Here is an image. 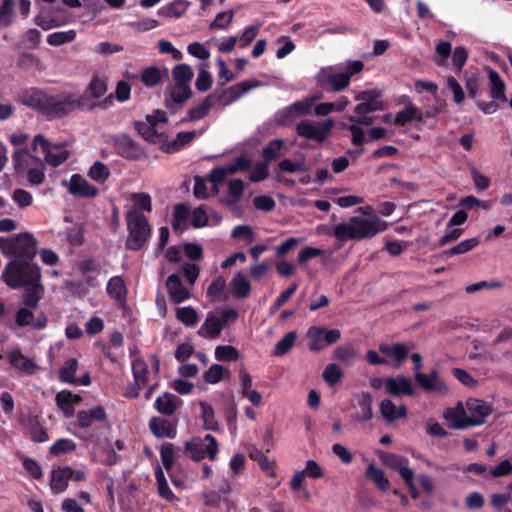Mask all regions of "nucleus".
I'll return each mask as SVG.
<instances>
[{
  "label": "nucleus",
  "instance_id": "f257e3e1",
  "mask_svg": "<svg viewBox=\"0 0 512 512\" xmlns=\"http://www.w3.org/2000/svg\"><path fill=\"white\" fill-rule=\"evenodd\" d=\"M359 210L362 215L353 216L347 222L335 225L329 234L339 241L362 240L372 238L387 229V223L372 213L371 207H361Z\"/></svg>",
  "mask_w": 512,
  "mask_h": 512
},
{
  "label": "nucleus",
  "instance_id": "f03ea898",
  "mask_svg": "<svg viewBox=\"0 0 512 512\" xmlns=\"http://www.w3.org/2000/svg\"><path fill=\"white\" fill-rule=\"evenodd\" d=\"M363 68L364 64L359 60L323 67L317 73L316 81L326 91L339 92L347 88L351 77L360 73Z\"/></svg>",
  "mask_w": 512,
  "mask_h": 512
},
{
  "label": "nucleus",
  "instance_id": "7ed1b4c3",
  "mask_svg": "<svg viewBox=\"0 0 512 512\" xmlns=\"http://www.w3.org/2000/svg\"><path fill=\"white\" fill-rule=\"evenodd\" d=\"M260 86V82L255 79H249L242 81L234 86H231L226 91L221 93H211L208 95L201 104L196 107H193L189 110L187 118L190 121H197L204 118L210 109L218 103H223L224 105L231 104L232 102L238 100L248 91L253 88Z\"/></svg>",
  "mask_w": 512,
  "mask_h": 512
},
{
  "label": "nucleus",
  "instance_id": "20e7f679",
  "mask_svg": "<svg viewBox=\"0 0 512 512\" xmlns=\"http://www.w3.org/2000/svg\"><path fill=\"white\" fill-rule=\"evenodd\" d=\"M2 278L13 289L30 287L41 280V271L31 260L13 259L3 270Z\"/></svg>",
  "mask_w": 512,
  "mask_h": 512
},
{
  "label": "nucleus",
  "instance_id": "39448f33",
  "mask_svg": "<svg viewBox=\"0 0 512 512\" xmlns=\"http://www.w3.org/2000/svg\"><path fill=\"white\" fill-rule=\"evenodd\" d=\"M160 369V360L157 355L152 354L148 360L136 357L132 360V373L134 386L126 392V397L137 398L141 388L147 386L157 378Z\"/></svg>",
  "mask_w": 512,
  "mask_h": 512
},
{
  "label": "nucleus",
  "instance_id": "423d86ee",
  "mask_svg": "<svg viewBox=\"0 0 512 512\" xmlns=\"http://www.w3.org/2000/svg\"><path fill=\"white\" fill-rule=\"evenodd\" d=\"M0 251L14 259L32 260L36 255L37 241L28 233H20L13 237H0Z\"/></svg>",
  "mask_w": 512,
  "mask_h": 512
},
{
  "label": "nucleus",
  "instance_id": "0eeeda50",
  "mask_svg": "<svg viewBox=\"0 0 512 512\" xmlns=\"http://www.w3.org/2000/svg\"><path fill=\"white\" fill-rule=\"evenodd\" d=\"M13 162L18 172H26L31 185H40L45 179L44 164L27 150L19 149L13 154Z\"/></svg>",
  "mask_w": 512,
  "mask_h": 512
},
{
  "label": "nucleus",
  "instance_id": "6e6552de",
  "mask_svg": "<svg viewBox=\"0 0 512 512\" xmlns=\"http://www.w3.org/2000/svg\"><path fill=\"white\" fill-rule=\"evenodd\" d=\"M129 236L126 246L131 250H138L146 243L150 236V227L142 213L129 211L127 213Z\"/></svg>",
  "mask_w": 512,
  "mask_h": 512
},
{
  "label": "nucleus",
  "instance_id": "1a4fd4ad",
  "mask_svg": "<svg viewBox=\"0 0 512 512\" xmlns=\"http://www.w3.org/2000/svg\"><path fill=\"white\" fill-rule=\"evenodd\" d=\"M184 448L188 456L196 462L204 458L215 461L219 452L218 442L215 437L210 434L204 437H193L191 440L185 442Z\"/></svg>",
  "mask_w": 512,
  "mask_h": 512
},
{
  "label": "nucleus",
  "instance_id": "9d476101",
  "mask_svg": "<svg viewBox=\"0 0 512 512\" xmlns=\"http://www.w3.org/2000/svg\"><path fill=\"white\" fill-rule=\"evenodd\" d=\"M166 121L165 112L157 110L153 114L147 115L145 121L136 122L135 128L145 140L151 143H162L166 137L161 126Z\"/></svg>",
  "mask_w": 512,
  "mask_h": 512
},
{
  "label": "nucleus",
  "instance_id": "9b49d317",
  "mask_svg": "<svg viewBox=\"0 0 512 512\" xmlns=\"http://www.w3.org/2000/svg\"><path fill=\"white\" fill-rule=\"evenodd\" d=\"M81 104L87 103L80 101L75 94L49 95L44 115L49 118H60L81 107Z\"/></svg>",
  "mask_w": 512,
  "mask_h": 512
},
{
  "label": "nucleus",
  "instance_id": "f8f14e48",
  "mask_svg": "<svg viewBox=\"0 0 512 512\" xmlns=\"http://www.w3.org/2000/svg\"><path fill=\"white\" fill-rule=\"evenodd\" d=\"M32 145L34 151L40 148L46 163L54 167L61 165L69 157V152L64 145L53 144L41 134L34 137Z\"/></svg>",
  "mask_w": 512,
  "mask_h": 512
},
{
  "label": "nucleus",
  "instance_id": "ddd939ff",
  "mask_svg": "<svg viewBox=\"0 0 512 512\" xmlns=\"http://www.w3.org/2000/svg\"><path fill=\"white\" fill-rule=\"evenodd\" d=\"M308 349L312 352H320L328 346L338 342L341 332L338 329H327L321 326H311L307 331Z\"/></svg>",
  "mask_w": 512,
  "mask_h": 512
},
{
  "label": "nucleus",
  "instance_id": "4468645a",
  "mask_svg": "<svg viewBox=\"0 0 512 512\" xmlns=\"http://www.w3.org/2000/svg\"><path fill=\"white\" fill-rule=\"evenodd\" d=\"M333 126L332 119L323 122L302 120L298 123L296 131L300 137L322 143L328 138Z\"/></svg>",
  "mask_w": 512,
  "mask_h": 512
},
{
  "label": "nucleus",
  "instance_id": "2eb2a0df",
  "mask_svg": "<svg viewBox=\"0 0 512 512\" xmlns=\"http://www.w3.org/2000/svg\"><path fill=\"white\" fill-rule=\"evenodd\" d=\"M381 92L376 89L365 90L359 92L355 96V100L360 103L355 107L356 114H367L383 109V104L380 100Z\"/></svg>",
  "mask_w": 512,
  "mask_h": 512
},
{
  "label": "nucleus",
  "instance_id": "dca6fc26",
  "mask_svg": "<svg viewBox=\"0 0 512 512\" xmlns=\"http://www.w3.org/2000/svg\"><path fill=\"white\" fill-rule=\"evenodd\" d=\"M68 192L77 198H94L99 190L80 174H73L65 183Z\"/></svg>",
  "mask_w": 512,
  "mask_h": 512
},
{
  "label": "nucleus",
  "instance_id": "f3484780",
  "mask_svg": "<svg viewBox=\"0 0 512 512\" xmlns=\"http://www.w3.org/2000/svg\"><path fill=\"white\" fill-rule=\"evenodd\" d=\"M466 409L470 426L483 424L486 417L492 413V408L487 402L476 398H469L466 401Z\"/></svg>",
  "mask_w": 512,
  "mask_h": 512
},
{
  "label": "nucleus",
  "instance_id": "a211bd4d",
  "mask_svg": "<svg viewBox=\"0 0 512 512\" xmlns=\"http://www.w3.org/2000/svg\"><path fill=\"white\" fill-rule=\"evenodd\" d=\"M107 92V84L106 81L102 78L95 76L88 87L86 88L84 94L79 97L80 101L86 102L87 104H81V107L92 109L96 106L97 100L104 96Z\"/></svg>",
  "mask_w": 512,
  "mask_h": 512
},
{
  "label": "nucleus",
  "instance_id": "6ab92c4d",
  "mask_svg": "<svg viewBox=\"0 0 512 512\" xmlns=\"http://www.w3.org/2000/svg\"><path fill=\"white\" fill-rule=\"evenodd\" d=\"M116 152L127 159H139L143 155L142 148L128 135H120L114 139Z\"/></svg>",
  "mask_w": 512,
  "mask_h": 512
},
{
  "label": "nucleus",
  "instance_id": "aec40b11",
  "mask_svg": "<svg viewBox=\"0 0 512 512\" xmlns=\"http://www.w3.org/2000/svg\"><path fill=\"white\" fill-rule=\"evenodd\" d=\"M169 299L174 304H180L191 297L189 290L183 286L178 274H171L166 280Z\"/></svg>",
  "mask_w": 512,
  "mask_h": 512
},
{
  "label": "nucleus",
  "instance_id": "412c9836",
  "mask_svg": "<svg viewBox=\"0 0 512 512\" xmlns=\"http://www.w3.org/2000/svg\"><path fill=\"white\" fill-rule=\"evenodd\" d=\"M443 417L452 428L464 429L470 427L466 405L464 406L460 402L455 407L447 408L443 412Z\"/></svg>",
  "mask_w": 512,
  "mask_h": 512
},
{
  "label": "nucleus",
  "instance_id": "4be33fe9",
  "mask_svg": "<svg viewBox=\"0 0 512 512\" xmlns=\"http://www.w3.org/2000/svg\"><path fill=\"white\" fill-rule=\"evenodd\" d=\"M48 96L41 90L30 88L21 94L20 101L23 105L31 107L44 115Z\"/></svg>",
  "mask_w": 512,
  "mask_h": 512
},
{
  "label": "nucleus",
  "instance_id": "5701e85b",
  "mask_svg": "<svg viewBox=\"0 0 512 512\" xmlns=\"http://www.w3.org/2000/svg\"><path fill=\"white\" fill-rule=\"evenodd\" d=\"M385 386L387 392L394 397L414 394L411 380L403 376L386 378Z\"/></svg>",
  "mask_w": 512,
  "mask_h": 512
},
{
  "label": "nucleus",
  "instance_id": "b1692460",
  "mask_svg": "<svg viewBox=\"0 0 512 512\" xmlns=\"http://www.w3.org/2000/svg\"><path fill=\"white\" fill-rule=\"evenodd\" d=\"M15 322L20 327L32 326L36 329H42L46 326L47 319L45 316L42 315L41 317H38L35 320L32 308L25 306L17 311L15 316Z\"/></svg>",
  "mask_w": 512,
  "mask_h": 512
},
{
  "label": "nucleus",
  "instance_id": "393cba45",
  "mask_svg": "<svg viewBox=\"0 0 512 512\" xmlns=\"http://www.w3.org/2000/svg\"><path fill=\"white\" fill-rule=\"evenodd\" d=\"M415 379L427 391L439 393L447 391V386L439 379L437 371H432L429 375L416 372Z\"/></svg>",
  "mask_w": 512,
  "mask_h": 512
},
{
  "label": "nucleus",
  "instance_id": "a878e982",
  "mask_svg": "<svg viewBox=\"0 0 512 512\" xmlns=\"http://www.w3.org/2000/svg\"><path fill=\"white\" fill-rule=\"evenodd\" d=\"M380 412L382 417L389 423L400 418L407 417V409L404 405L397 406L390 399H384L380 403Z\"/></svg>",
  "mask_w": 512,
  "mask_h": 512
},
{
  "label": "nucleus",
  "instance_id": "bb28decb",
  "mask_svg": "<svg viewBox=\"0 0 512 512\" xmlns=\"http://www.w3.org/2000/svg\"><path fill=\"white\" fill-rule=\"evenodd\" d=\"M224 325L220 318L214 315H208L198 330V334L204 338L216 339L220 336Z\"/></svg>",
  "mask_w": 512,
  "mask_h": 512
},
{
  "label": "nucleus",
  "instance_id": "cd10ccee",
  "mask_svg": "<svg viewBox=\"0 0 512 512\" xmlns=\"http://www.w3.org/2000/svg\"><path fill=\"white\" fill-rule=\"evenodd\" d=\"M181 399L172 393H164L155 401V408L161 414L172 415L181 404Z\"/></svg>",
  "mask_w": 512,
  "mask_h": 512
},
{
  "label": "nucleus",
  "instance_id": "c85d7f7f",
  "mask_svg": "<svg viewBox=\"0 0 512 512\" xmlns=\"http://www.w3.org/2000/svg\"><path fill=\"white\" fill-rule=\"evenodd\" d=\"M149 428L158 438H173L175 436V428L167 419L153 417L149 421Z\"/></svg>",
  "mask_w": 512,
  "mask_h": 512
},
{
  "label": "nucleus",
  "instance_id": "c756f323",
  "mask_svg": "<svg viewBox=\"0 0 512 512\" xmlns=\"http://www.w3.org/2000/svg\"><path fill=\"white\" fill-rule=\"evenodd\" d=\"M333 358L345 366H351L359 358V353L351 343H344L334 350Z\"/></svg>",
  "mask_w": 512,
  "mask_h": 512
},
{
  "label": "nucleus",
  "instance_id": "7c9ffc66",
  "mask_svg": "<svg viewBox=\"0 0 512 512\" xmlns=\"http://www.w3.org/2000/svg\"><path fill=\"white\" fill-rule=\"evenodd\" d=\"M81 401V397L70 391L63 390L56 395L57 405L67 415L71 416L75 412V404Z\"/></svg>",
  "mask_w": 512,
  "mask_h": 512
},
{
  "label": "nucleus",
  "instance_id": "2f4dec72",
  "mask_svg": "<svg viewBox=\"0 0 512 512\" xmlns=\"http://www.w3.org/2000/svg\"><path fill=\"white\" fill-rule=\"evenodd\" d=\"M358 411L356 419L359 421H369L373 417L372 397L367 392H362L357 395Z\"/></svg>",
  "mask_w": 512,
  "mask_h": 512
},
{
  "label": "nucleus",
  "instance_id": "473e14b6",
  "mask_svg": "<svg viewBox=\"0 0 512 512\" xmlns=\"http://www.w3.org/2000/svg\"><path fill=\"white\" fill-rule=\"evenodd\" d=\"M71 477L69 467L54 470L51 476L50 487L54 493H62L68 487V480Z\"/></svg>",
  "mask_w": 512,
  "mask_h": 512
},
{
  "label": "nucleus",
  "instance_id": "72a5a7b5",
  "mask_svg": "<svg viewBox=\"0 0 512 512\" xmlns=\"http://www.w3.org/2000/svg\"><path fill=\"white\" fill-rule=\"evenodd\" d=\"M413 120L423 121V115L417 107L409 104L396 114L394 124L404 126Z\"/></svg>",
  "mask_w": 512,
  "mask_h": 512
},
{
  "label": "nucleus",
  "instance_id": "f704fd0d",
  "mask_svg": "<svg viewBox=\"0 0 512 512\" xmlns=\"http://www.w3.org/2000/svg\"><path fill=\"white\" fill-rule=\"evenodd\" d=\"M233 295L237 298H246L251 291V285L242 272H237L231 280Z\"/></svg>",
  "mask_w": 512,
  "mask_h": 512
},
{
  "label": "nucleus",
  "instance_id": "c9c22d12",
  "mask_svg": "<svg viewBox=\"0 0 512 512\" xmlns=\"http://www.w3.org/2000/svg\"><path fill=\"white\" fill-rule=\"evenodd\" d=\"M9 360L12 366L28 374L34 373L37 368L35 363L24 356L19 350L11 351L9 354Z\"/></svg>",
  "mask_w": 512,
  "mask_h": 512
},
{
  "label": "nucleus",
  "instance_id": "e433bc0d",
  "mask_svg": "<svg viewBox=\"0 0 512 512\" xmlns=\"http://www.w3.org/2000/svg\"><path fill=\"white\" fill-rule=\"evenodd\" d=\"M190 208L185 204H178L174 208L173 227L177 231H183L187 227V222L191 221Z\"/></svg>",
  "mask_w": 512,
  "mask_h": 512
},
{
  "label": "nucleus",
  "instance_id": "4c0bfd02",
  "mask_svg": "<svg viewBox=\"0 0 512 512\" xmlns=\"http://www.w3.org/2000/svg\"><path fill=\"white\" fill-rule=\"evenodd\" d=\"M365 475L381 491H386L389 489L390 482H389L388 478L385 476V473L382 469L376 467L373 464H370L366 469Z\"/></svg>",
  "mask_w": 512,
  "mask_h": 512
},
{
  "label": "nucleus",
  "instance_id": "58836bf2",
  "mask_svg": "<svg viewBox=\"0 0 512 512\" xmlns=\"http://www.w3.org/2000/svg\"><path fill=\"white\" fill-rule=\"evenodd\" d=\"M488 76L491 84L490 96L495 100H501L505 102L507 100L505 96V83L500 78L499 74L494 70H490Z\"/></svg>",
  "mask_w": 512,
  "mask_h": 512
},
{
  "label": "nucleus",
  "instance_id": "ea45409f",
  "mask_svg": "<svg viewBox=\"0 0 512 512\" xmlns=\"http://www.w3.org/2000/svg\"><path fill=\"white\" fill-rule=\"evenodd\" d=\"M193 70L187 64H178L172 70V78L174 84L190 86L193 78Z\"/></svg>",
  "mask_w": 512,
  "mask_h": 512
},
{
  "label": "nucleus",
  "instance_id": "a19ab883",
  "mask_svg": "<svg viewBox=\"0 0 512 512\" xmlns=\"http://www.w3.org/2000/svg\"><path fill=\"white\" fill-rule=\"evenodd\" d=\"M231 376L230 371L220 364H213L204 373L203 378L209 384H216L224 379H229Z\"/></svg>",
  "mask_w": 512,
  "mask_h": 512
},
{
  "label": "nucleus",
  "instance_id": "79ce46f5",
  "mask_svg": "<svg viewBox=\"0 0 512 512\" xmlns=\"http://www.w3.org/2000/svg\"><path fill=\"white\" fill-rule=\"evenodd\" d=\"M27 292L24 300V304L26 307L35 309L38 306L39 300L42 298L44 294V287L37 281L35 284H32L30 287H25Z\"/></svg>",
  "mask_w": 512,
  "mask_h": 512
},
{
  "label": "nucleus",
  "instance_id": "37998d69",
  "mask_svg": "<svg viewBox=\"0 0 512 512\" xmlns=\"http://www.w3.org/2000/svg\"><path fill=\"white\" fill-rule=\"evenodd\" d=\"M109 296L117 301L123 300L126 296V286L121 277H112L107 284Z\"/></svg>",
  "mask_w": 512,
  "mask_h": 512
},
{
  "label": "nucleus",
  "instance_id": "c03bdc74",
  "mask_svg": "<svg viewBox=\"0 0 512 512\" xmlns=\"http://www.w3.org/2000/svg\"><path fill=\"white\" fill-rule=\"evenodd\" d=\"M188 8V2L185 0H175L172 3L162 7L159 11V15L166 17L178 18L185 13Z\"/></svg>",
  "mask_w": 512,
  "mask_h": 512
},
{
  "label": "nucleus",
  "instance_id": "a18cd8bd",
  "mask_svg": "<svg viewBox=\"0 0 512 512\" xmlns=\"http://www.w3.org/2000/svg\"><path fill=\"white\" fill-rule=\"evenodd\" d=\"M78 369V362L75 358L65 361L59 372V379L64 383L73 384L76 382L75 373Z\"/></svg>",
  "mask_w": 512,
  "mask_h": 512
},
{
  "label": "nucleus",
  "instance_id": "49530a36",
  "mask_svg": "<svg viewBox=\"0 0 512 512\" xmlns=\"http://www.w3.org/2000/svg\"><path fill=\"white\" fill-rule=\"evenodd\" d=\"M175 315L177 320L187 327L196 325L199 320L196 310L191 306L177 308Z\"/></svg>",
  "mask_w": 512,
  "mask_h": 512
},
{
  "label": "nucleus",
  "instance_id": "de8ad7c7",
  "mask_svg": "<svg viewBox=\"0 0 512 512\" xmlns=\"http://www.w3.org/2000/svg\"><path fill=\"white\" fill-rule=\"evenodd\" d=\"M379 350L388 357L396 359L398 362L404 360L408 355V349L403 344H381Z\"/></svg>",
  "mask_w": 512,
  "mask_h": 512
},
{
  "label": "nucleus",
  "instance_id": "09e8293b",
  "mask_svg": "<svg viewBox=\"0 0 512 512\" xmlns=\"http://www.w3.org/2000/svg\"><path fill=\"white\" fill-rule=\"evenodd\" d=\"M201 409V418L203 420V425L206 430H217L218 423L215 419L214 410L212 406L206 402H200Z\"/></svg>",
  "mask_w": 512,
  "mask_h": 512
},
{
  "label": "nucleus",
  "instance_id": "8fccbe9b",
  "mask_svg": "<svg viewBox=\"0 0 512 512\" xmlns=\"http://www.w3.org/2000/svg\"><path fill=\"white\" fill-rule=\"evenodd\" d=\"M343 374L339 365L330 363L323 370L322 377L329 386H334L341 381Z\"/></svg>",
  "mask_w": 512,
  "mask_h": 512
},
{
  "label": "nucleus",
  "instance_id": "3c124183",
  "mask_svg": "<svg viewBox=\"0 0 512 512\" xmlns=\"http://www.w3.org/2000/svg\"><path fill=\"white\" fill-rule=\"evenodd\" d=\"M192 91L190 86L173 84L170 89V100L174 104H182L191 97Z\"/></svg>",
  "mask_w": 512,
  "mask_h": 512
},
{
  "label": "nucleus",
  "instance_id": "603ef678",
  "mask_svg": "<svg viewBox=\"0 0 512 512\" xmlns=\"http://www.w3.org/2000/svg\"><path fill=\"white\" fill-rule=\"evenodd\" d=\"M11 199L14 202V204L20 209H25L31 206L33 203L32 194L23 188L14 189L11 193Z\"/></svg>",
  "mask_w": 512,
  "mask_h": 512
},
{
  "label": "nucleus",
  "instance_id": "864d4df0",
  "mask_svg": "<svg viewBox=\"0 0 512 512\" xmlns=\"http://www.w3.org/2000/svg\"><path fill=\"white\" fill-rule=\"evenodd\" d=\"M76 37L74 30L58 31L48 35L47 42L51 46H60L72 42Z\"/></svg>",
  "mask_w": 512,
  "mask_h": 512
},
{
  "label": "nucleus",
  "instance_id": "5fc2aeb1",
  "mask_svg": "<svg viewBox=\"0 0 512 512\" xmlns=\"http://www.w3.org/2000/svg\"><path fill=\"white\" fill-rule=\"evenodd\" d=\"M109 175V168L100 161L95 162L88 171V176L98 183H104Z\"/></svg>",
  "mask_w": 512,
  "mask_h": 512
},
{
  "label": "nucleus",
  "instance_id": "6e6d98bb",
  "mask_svg": "<svg viewBox=\"0 0 512 512\" xmlns=\"http://www.w3.org/2000/svg\"><path fill=\"white\" fill-rule=\"evenodd\" d=\"M239 356V351L231 345H219L215 348V358L218 361H236Z\"/></svg>",
  "mask_w": 512,
  "mask_h": 512
},
{
  "label": "nucleus",
  "instance_id": "4d7b16f0",
  "mask_svg": "<svg viewBox=\"0 0 512 512\" xmlns=\"http://www.w3.org/2000/svg\"><path fill=\"white\" fill-rule=\"evenodd\" d=\"M297 338L295 331L288 332L282 339H280L276 345L274 354L276 356L285 355L294 345Z\"/></svg>",
  "mask_w": 512,
  "mask_h": 512
},
{
  "label": "nucleus",
  "instance_id": "13d9d810",
  "mask_svg": "<svg viewBox=\"0 0 512 512\" xmlns=\"http://www.w3.org/2000/svg\"><path fill=\"white\" fill-rule=\"evenodd\" d=\"M131 199L133 201V208L130 211H137L139 213L141 211H151V197L147 193H134Z\"/></svg>",
  "mask_w": 512,
  "mask_h": 512
},
{
  "label": "nucleus",
  "instance_id": "bf43d9fd",
  "mask_svg": "<svg viewBox=\"0 0 512 512\" xmlns=\"http://www.w3.org/2000/svg\"><path fill=\"white\" fill-rule=\"evenodd\" d=\"M195 136H196L195 131H185V132L178 133L176 139L168 144L167 151L172 152V151L179 150L183 146L190 143L195 138Z\"/></svg>",
  "mask_w": 512,
  "mask_h": 512
},
{
  "label": "nucleus",
  "instance_id": "052dcab7",
  "mask_svg": "<svg viewBox=\"0 0 512 512\" xmlns=\"http://www.w3.org/2000/svg\"><path fill=\"white\" fill-rule=\"evenodd\" d=\"M231 237L250 244L255 240V233L249 225H237L231 231Z\"/></svg>",
  "mask_w": 512,
  "mask_h": 512
},
{
  "label": "nucleus",
  "instance_id": "680f3d73",
  "mask_svg": "<svg viewBox=\"0 0 512 512\" xmlns=\"http://www.w3.org/2000/svg\"><path fill=\"white\" fill-rule=\"evenodd\" d=\"M479 241L477 238H471L461 241L456 246L445 251V255L453 256L460 255L471 251L474 247L478 245Z\"/></svg>",
  "mask_w": 512,
  "mask_h": 512
},
{
  "label": "nucleus",
  "instance_id": "e2e57ef3",
  "mask_svg": "<svg viewBox=\"0 0 512 512\" xmlns=\"http://www.w3.org/2000/svg\"><path fill=\"white\" fill-rule=\"evenodd\" d=\"M190 222L194 228H202L209 224V216L203 206H199L192 210Z\"/></svg>",
  "mask_w": 512,
  "mask_h": 512
},
{
  "label": "nucleus",
  "instance_id": "0e129e2a",
  "mask_svg": "<svg viewBox=\"0 0 512 512\" xmlns=\"http://www.w3.org/2000/svg\"><path fill=\"white\" fill-rule=\"evenodd\" d=\"M284 144V141L281 139H275L268 143L266 147L263 148V157L266 159V161H270L272 159L277 158L280 155V151L282 149V146Z\"/></svg>",
  "mask_w": 512,
  "mask_h": 512
},
{
  "label": "nucleus",
  "instance_id": "69168bd1",
  "mask_svg": "<svg viewBox=\"0 0 512 512\" xmlns=\"http://www.w3.org/2000/svg\"><path fill=\"white\" fill-rule=\"evenodd\" d=\"M223 167L226 168L229 175H232L239 171L247 170L250 167V161L246 157L240 156L226 163Z\"/></svg>",
  "mask_w": 512,
  "mask_h": 512
},
{
  "label": "nucleus",
  "instance_id": "338daca9",
  "mask_svg": "<svg viewBox=\"0 0 512 512\" xmlns=\"http://www.w3.org/2000/svg\"><path fill=\"white\" fill-rule=\"evenodd\" d=\"M234 17L232 10L224 11L217 14L216 18L210 24L212 29H227Z\"/></svg>",
  "mask_w": 512,
  "mask_h": 512
},
{
  "label": "nucleus",
  "instance_id": "774afa93",
  "mask_svg": "<svg viewBox=\"0 0 512 512\" xmlns=\"http://www.w3.org/2000/svg\"><path fill=\"white\" fill-rule=\"evenodd\" d=\"M162 72L156 67H149L142 73L141 79L147 86H155L160 82Z\"/></svg>",
  "mask_w": 512,
  "mask_h": 512
}]
</instances>
